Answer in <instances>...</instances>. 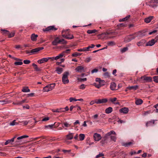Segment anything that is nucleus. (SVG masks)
Here are the masks:
<instances>
[{"mask_svg":"<svg viewBox=\"0 0 158 158\" xmlns=\"http://www.w3.org/2000/svg\"><path fill=\"white\" fill-rule=\"evenodd\" d=\"M67 43V42L64 39H60L59 37H56L54 40L52 42V44L54 46H56L58 44H66Z\"/></svg>","mask_w":158,"mask_h":158,"instance_id":"f257e3e1","label":"nucleus"},{"mask_svg":"<svg viewBox=\"0 0 158 158\" xmlns=\"http://www.w3.org/2000/svg\"><path fill=\"white\" fill-rule=\"evenodd\" d=\"M69 75V73L68 72H65L63 74V76L62 78V81L64 84H68L69 82V80L68 79V76Z\"/></svg>","mask_w":158,"mask_h":158,"instance_id":"f03ea898","label":"nucleus"},{"mask_svg":"<svg viewBox=\"0 0 158 158\" xmlns=\"http://www.w3.org/2000/svg\"><path fill=\"white\" fill-rule=\"evenodd\" d=\"M55 86V83H52L44 87V92H48L53 89Z\"/></svg>","mask_w":158,"mask_h":158,"instance_id":"7ed1b4c3","label":"nucleus"},{"mask_svg":"<svg viewBox=\"0 0 158 158\" xmlns=\"http://www.w3.org/2000/svg\"><path fill=\"white\" fill-rule=\"evenodd\" d=\"M140 79L142 82H150L152 81V78L151 77L146 76L141 77Z\"/></svg>","mask_w":158,"mask_h":158,"instance_id":"20e7f679","label":"nucleus"},{"mask_svg":"<svg viewBox=\"0 0 158 158\" xmlns=\"http://www.w3.org/2000/svg\"><path fill=\"white\" fill-rule=\"evenodd\" d=\"M111 32H103L101 34L98 35V36L99 37V39L103 40L104 39H107L108 38H111V37H108L107 36H106V35H110L111 34Z\"/></svg>","mask_w":158,"mask_h":158,"instance_id":"39448f33","label":"nucleus"},{"mask_svg":"<svg viewBox=\"0 0 158 158\" xmlns=\"http://www.w3.org/2000/svg\"><path fill=\"white\" fill-rule=\"evenodd\" d=\"M57 29L55 27V26H48L44 29H43V31L44 32L48 31L50 32L52 31H56Z\"/></svg>","mask_w":158,"mask_h":158,"instance_id":"423d86ee","label":"nucleus"},{"mask_svg":"<svg viewBox=\"0 0 158 158\" xmlns=\"http://www.w3.org/2000/svg\"><path fill=\"white\" fill-rule=\"evenodd\" d=\"M146 32L144 31H139L134 33L135 35H137V37H142L146 35Z\"/></svg>","mask_w":158,"mask_h":158,"instance_id":"0eeeda50","label":"nucleus"},{"mask_svg":"<svg viewBox=\"0 0 158 158\" xmlns=\"http://www.w3.org/2000/svg\"><path fill=\"white\" fill-rule=\"evenodd\" d=\"M95 81L98 82L99 84L101 87L105 85V81L103 80H101L100 78H96Z\"/></svg>","mask_w":158,"mask_h":158,"instance_id":"6e6552de","label":"nucleus"},{"mask_svg":"<svg viewBox=\"0 0 158 158\" xmlns=\"http://www.w3.org/2000/svg\"><path fill=\"white\" fill-rule=\"evenodd\" d=\"M157 42V40L155 39H152L150 41L147 42L146 44V46H152Z\"/></svg>","mask_w":158,"mask_h":158,"instance_id":"1a4fd4ad","label":"nucleus"},{"mask_svg":"<svg viewBox=\"0 0 158 158\" xmlns=\"http://www.w3.org/2000/svg\"><path fill=\"white\" fill-rule=\"evenodd\" d=\"M96 100L97 101V104L106 103L108 101V99L106 98H103L102 99H99Z\"/></svg>","mask_w":158,"mask_h":158,"instance_id":"9d476101","label":"nucleus"},{"mask_svg":"<svg viewBox=\"0 0 158 158\" xmlns=\"http://www.w3.org/2000/svg\"><path fill=\"white\" fill-rule=\"evenodd\" d=\"M93 137L95 140L97 141H99L102 138L100 135L97 133L94 134Z\"/></svg>","mask_w":158,"mask_h":158,"instance_id":"9b49d317","label":"nucleus"},{"mask_svg":"<svg viewBox=\"0 0 158 158\" xmlns=\"http://www.w3.org/2000/svg\"><path fill=\"white\" fill-rule=\"evenodd\" d=\"M44 48L43 47H38L35 48L33 49L31 51V52L32 54L37 52L40 51L41 50H42Z\"/></svg>","mask_w":158,"mask_h":158,"instance_id":"f8f14e48","label":"nucleus"},{"mask_svg":"<svg viewBox=\"0 0 158 158\" xmlns=\"http://www.w3.org/2000/svg\"><path fill=\"white\" fill-rule=\"evenodd\" d=\"M84 67L81 66H78L75 69L76 71L80 73L84 71Z\"/></svg>","mask_w":158,"mask_h":158,"instance_id":"ddd939ff","label":"nucleus"},{"mask_svg":"<svg viewBox=\"0 0 158 158\" xmlns=\"http://www.w3.org/2000/svg\"><path fill=\"white\" fill-rule=\"evenodd\" d=\"M117 85L114 82H112L110 85V89L112 90H114L116 89Z\"/></svg>","mask_w":158,"mask_h":158,"instance_id":"4468645a","label":"nucleus"},{"mask_svg":"<svg viewBox=\"0 0 158 158\" xmlns=\"http://www.w3.org/2000/svg\"><path fill=\"white\" fill-rule=\"evenodd\" d=\"M112 134L116 135V133L113 131H111L110 132L107 133L105 135L104 137L105 139L106 140L108 138V137L110 136Z\"/></svg>","mask_w":158,"mask_h":158,"instance_id":"2eb2a0df","label":"nucleus"},{"mask_svg":"<svg viewBox=\"0 0 158 158\" xmlns=\"http://www.w3.org/2000/svg\"><path fill=\"white\" fill-rule=\"evenodd\" d=\"M129 110L127 108L124 107L119 110V112L121 113H123L124 114H127L128 113Z\"/></svg>","mask_w":158,"mask_h":158,"instance_id":"dca6fc26","label":"nucleus"},{"mask_svg":"<svg viewBox=\"0 0 158 158\" xmlns=\"http://www.w3.org/2000/svg\"><path fill=\"white\" fill-rule=\"evenodd\" d=\"M139 88V86L138 85H135L134 86H129L127 87V89L129 90H135L138 89Z\"/></svg>","mask_w":158,"mask_h":158,"instance_id":"f3484780","label":"nucleus"},{"mask_svg":"<svg viewBox=\"0 0 158 158\" xmlns=\"http://www.w3.org/2000/svg\"><path fill=\"white\" fill-rule=\"evenodd\" d=\"M153 16H150L144 19V22L146 23H150L152 19H153Z\"/></svg>","mask_w":158,"mask_h":158,"instance_id":"a211bd4d","label":"nucleus"},{"mask_svg":"<svg viewBox=\"0 0 158 158\" xmlns=\"http://www.w3.org/2000/svg\"><path fill=\"white\" fill-rule=\"evenodd\" d=\"M38 37V35H35V34L33 33L31 36V39L32 41H35L37 40V38Z\"/></svg>","mask_w":158,"mask_h":158,"instance_id":"6ab92c4d","label":"nucleus"},{"mask_svg":"<svg viewBox=\"0 0 158 158\" xmlns=\"http://www.w3.org/2000/svg\"><path fill=\"white\" fill-rule=\"evenodd\" d=\"M26 101V99L23 100L21 101H17L16 102H13V104L15 105H21L25 103Z\"/></svg>","mask_w":158,"mask_h":158,"instance_id":"aec40b11","label":"nucleus"},{"mask_svg":"<svg viewBox=\"0 0 158 158\" xmlns=\"http://www.w3.org/2000/svg\"><path fill=\"white\" fill-rule=\"evenodd\" d=\"M48 61V59L47 58H42L40 60H39L38 61V62L40 64H41L44 62H46Z\"/></svg>","mask_w":158,"mask_h":158,"instance_id":"412c9836","label":"nucleus"},{"mask_svg":"<svg viewBox=\"0 0 158 158\" xmlns=\"http://www.w3.org/2000/svg\"><path fill=\"white\" fill-rule=\"evenodd\" d=\"M73 133H70L66 135V139L67 140H71L73 138Z\"/></svg>","mask_w":158,"mask_h":158,"instance_id":"4be33fe9","label":"nucleus"},{"mask_svg":"<svg viewBox=\"0 0 158 158\" xmlns=\"http://www.w3.org/2000/svg\"><path fill=\"white\" fill-rule=\"evenodd\" d=\"M146 42L145 40H142L139 42L137 43V45L138 46H140L143 45Z\"/></svg>","mask_w":158,"mask_h":158,"instance_id":"5701e85b","label":"nucleus"},{"mask_svg":"<svg viewBox=\"0 0 158 158\" xmlns=\"http://www.w3.org/2000/svg\"><path fill=\"white\" fill-rule=\"evenodd\" d=\"M63 110L64 109H62V108H60L56 109H53L52 111L54 112L61 113L63 112Z\"/></svg>","mask_w":158,"mask_h":158,"instance_id":"b1692460","label":"nucleus"},{"mask_svg":"<svg viewBox=\"0 0 158 158\" xmlns=\"http://www.w3.org/2000/svg\"><path fill=\"white\" fill-rule=\"evenodd\" d=\"M63 71V69L62 68L58 67H57L56 71L57 72V73L60 74Z\"/></svg>","mask_w":158,"mask_h":158,"instance_id":"393cba45","label":"nucleus"},{"mask_svg":"<svg viewBox=\"0 0 158 158\" xmlns=\"http://www.w3.org/2000/svg\"><path fill=\"white\" fill-rule=\"evenodd\" d=\"M113 109L111 107H109L105 110V112L106 114H109L112 111Z\"/></svg>","mask_w":158,"mask_h":158,"instance_id":"a878e982","label":"nucleus"},{"mask_svg":"<svg viewBox=\"0 0 158 158\" xmlns=\"http://www.w3.org/2000/svg\"><path fill=\"white\" fill-rule=\"evenodd\" d=\"M22 91L23 92H30V91L28 87H25L23 88Z\"/></svg>","mask_w":158,"mask_h":158,"instance_id":"bb28decb","label":"nucleus"},{"mask_svg":"<svg viewBox=\"0 0 158 158\" xmlns=\"http://www.w3.org/2000/svg\"><path fill=\"white\" fill-rule=\"evenodd\" d=\"M143 102V100L141 99H138L136 100L135 103L137 105H139L142 103Z\"/></svg>","mask_w":158,"mask_h":158,"instance_id":"cd10ccee","label":"nucleus"},{"mask_svg":"<svg viewBox=\"0 0 158 158\" xmlns=\"http://www.w3.org/2000/svg\"><path fill=\"white\" fill-rule=\"evenodd\" d=\"M133 144V143L131 142L124 143L123 144V146H124L126 147H128Z\"/></svg>","mask_w":158,"mask_h":158,"instance_id":"c85d7f7f","label":"nucleus"},{"mask_svg":"<svg viewBox=\"0 0 158 158\" xmlns=\"http://www.w3.org/2000/svg\"><path fill=\"white\" fill-rule=\"evenodd\" d=\"M130 15H127L126 17L122 19H120L119 20V22L125 21L127 20L130 17Z\"/></svg>","mask_w":158,"mask_h":158,"instance_id":"c756f323","label":"nucleus"},{"mask_svg":"<svg viewBox=\"0 0 158 158\" xmlns=\"http://www.w3.org/2000/svg\"><path fill=\"white\" fill-rule=\"evenodd\" d=\"M131 40V36L129 35L125 38L124 41L125 42L128 43Z\"/></svg>","mask_w":158,"mask_h":158,"instance_id":"7c9ffc66","label":"nucleus"},{"mask_svg":"<svg viewBox=\"0 0 158 158\" xmlns=\"http://www.w3.org/2000/svg\"><path fill=\"white\" fill-rule=\"evenodd\" d=\"M0 102H3L2 104H7L8 103H11L12 102V101H8V99H6L5 100H2V101H0Z\"/></svg>","mask_w":158,"mask_h":158,"instance_id":"2f4dec72","label":"nucleus"},{"mask_svg":"<svg viewBox=\"0 0 158 158\" xmlns=\"http://www.w3.org/2000/svg\"><path fill=\"white\" fill-rule=\"evenodd\" d=\"M85 135L84 134H80L79 135V139L81 141H82L84 139Z\"/></svg>","mask_w":158,"mask_h":158,"instance_id":"473e14b6","label":"nucleus"},{"mask_svg":"<svg viewBox=\"0 0 158 158\" xmlns=\"http://www.w3.org/2000/svg\"><path fill=\"white\" fill-rule=\"evenodd\" d=\"M97 32V30L94 29L93 30H89L87 31V33L89 34H92L93 33H94Z\"/></svg>","mask_w":158,"mask_h":158,"instance_id":"72a5a7b5","label":"nucleus"},{"mask_svg":"<svg viewBox=\"0 0 158 158\" xmlns=\"http://www.w3.org/2000/svg\"><path fill=\"white\" fill-rule=\"evenodd\" d=\"M64 125L62 126V127L63 128H64L65 127H70L71 126V124H69L67 122H64L63 123Z\"/></svg>","mask_w":158,"mask_h":158,"instance_id":"f704fd0d","label":"nucleus"},{"mask_svg":"<svg viewBox=\"0 0 158 158\" xmlns=\"http://www.w3.org/2000/svg\"><path fill=\"white\" fill-rule=\"evenodd\" d=\"M15 33L14 32H11L10 33L9 32L8 33L7 35L8 36L9 38H11L14 36L15 35Z\"/></svg>","mask_w":158,"mask_h":158,"instance_id":"c9c22d12","label":"nucleus"},{"mask_svg":"<svg viewBox=\"0 0 158 158\" xmlns=\"http://www.w3.org/2000/svg\"><path fill=\"white\" fill-rule=\"evenodd\" d=\"M128 50V48L127 47H124L120 49V51L122 53H124Z\"/></svg>","mask_w":158,"mask_h":158,"instance_id":"e433bc0d","label":"nucleus"},{"mask_svg":"<svg viewBox=\"0 0 158 158\" xmlns=\"http://www.w3.org/2000/svg\"><path fill=\"white\" fill-rule=\"evenodd\" d=\"M16 120H14L12 122H10V126H14L15 125H18L19 124L18 123H16Z\"/></svg>","mask_w":158,"mask_h":158,"instance_id":"4c0bfd02","label":"nucleus"},{"mask_svg":"<svg viewBox=\"0 0 158 158\" xmlns=\"http://www.w3.org/2000/svg\"><path fill=\"white\" fill-rule=\"evenodd\" d=\"M81 55V54L79 53L75 52H74L72 55V56L73 57H76L78 56H80Z\"/></svg>","mask_w":158,"mask_h":158,"instance_id":"58836bf2","label":"nucleus"},{"mask_svg":"<svg viewBox=\"0 0 158 158\" xmlns=\"http://www.w3.org/2000/svg\"><path fill=\"white\" fill-rule=\"evenodd\" d=\"M13 142H14V139L12 138L11 139L8 140L6 141L5 143V145H6L8 143H11Z\"/></svg>","mask_w":158,"mask_h":158,"instance_id":"ea45409f","label":"nucleus"},{"mask_svg":"<svg viewBox=\"0 0 158 158\" xmlns=\"http://www.w3.org/2000/svg\"><path fill=\"white\" fill-rule=\"evenodd\" d=\"M22 61H16L14 63V64L15 65H20L23 64Z\"/></svg>","mask_w":158,"mask_h":158,"instance_id":"a19ab883","label":"nucleus"},{"mask_svg":"<svg viewBox=\"0 0 158 158\" xmlns=\"http://www.w3.org/2000/svg\"><path fill=\"white\" fill-rule=\"evenodd\" d=\"M32 66L34 67V69L36 71H39L40 70L38 68L37 65L35 63H33Z\"/></svg>","mask_w":158,"mask_h":158,"instance_id":"79ce46f5","label":"nucleus"},{"mask_svg":"<svg viewBox=\"0 0 158 158\" xmlns=\"http://www.w3.org/2000/svg\"><path fill=\"white\" fill-rule=\"evenodd\" d=\"M154 81L156 83H158V76H155L153 77Z\"/></svg>","mask_w":158,"mask_h":158,"instance_id":"37998d69","label":"nucleus"},{"mask_svg":"<svg viewBox=\"0 0 158 158\" xmlns=\"http://www.w3.org/2000/svg\"><path fill=\"white\" fill-rule=\"evenodd\" d=\"M104 76L105 78H109L110 77V74L108 72L105 73L104 74Z\"/></svg>","mask_w":158,"mask_h":158,"instance_id":"c03bdc74","label":"nucleus"},{"mask_svg":"<svg viewBox=\"0 0 158 158\" xmlns=\"http://www.w3.org/2000/svg\"><path fill=\"white\" fill-rule=\"evenodd\" d=\"M73 38L74 37L73 35H67L66 39L71 40L73 39Z\"/></svg>","mask_w":158,"mask_h":158,"instance_id":"a18cd8bd","label":"nucleus"},{"mask_svg":"<svg viewBox=\"0 0 158 158\" xmlns=\"http://www.w3.org/2000/svg\"><path fill=\"white\" fill-rule=\"evenodd\" d=\"M129 36H131V40L133 39H135L136 37H137V35H135L134 33L131 35H129Z\"/></svg>","mask_w":158,"mask_h":158,"instance_id":"49530a36","label":"nucleus"},{"mask_svg":"<svg viewBox=\"0 0 158 158\" xmlns=\"http://www.w3.org/2000/svg\"><path fill=\"white\" fill-rule=\"evenodd\" d=\"M115 44L113 41H110L108 42L107 44L108 46H113L115 45Z\"/></svg>","mask_w":158,"mask_h":158,"instance_id":"de8ad7c7","label":"nucleus"},{"mask_svg":"<svg viewBox=\"0 0 158 158\" xmlns=\"http://www.w3.org/2000/svg\"><path fill=\"white\" fill-rule=\"evenodd\" d=\"M104 156V154L100 152L99 154L97 155L96 156V158H98L101 157H103Z\"/></svg>","mask_w":158,"mask_h":158,"instance_id":"09e8293b","label":"nucleus"},{"mask_svg":"<svg viewBox=\"0 0 158 158\" xmlns=\"http://www.w3.org/2000/svg\"><path fill=\"white\" fill-rule=\"evenodd\" d=\"M96 103L97 104V100H92L91 101V102H90L89 104L91 105H92L93 104H94V103Z\"/></svg>","mask_w":158,"mask_h":158,"instance_id":"8fccbe9b","label":"nucleus"},{"mask_svg":"<svg viewBox=\"0 0 158 158\" xmlns=\"http://www.w3.org/2000/svg\"><path fill=\"white\" fill-rule=\"evenodd\" d=\"M92 60V58L91 57H87L86 58L85 61L86 62L88 63L91 60Z\"/></svg>","mask_w":158,"mask_h":158,"instance_id":"3c124183","label":"nucleus"},{"mask_svg":"<svg viewBox=\"0 0 158 158\" xmlns=\"http://www.w3.org/2000/svg\"><path fill=\"white\" fill-rule=\"evenodd\" d=\"M150 3H157L158 0H151L150 1Z\"/></svg>","mask_w":158,"mask_h":158,"instance_id":"603ef678","label":"nucleus"},{"mask_svg":"<svg viewBox=\"0 0 158 158\" xmlns=\"http://www.w3.org/2000/svg\"><path fill=\"white\" fill-rule=\"evenodd\" d=\"M152 125V121H149L146 124V126L148 127V126H151Z\"/></svg>","mask_w":158,"mask_h":158,"instance_id":"864d4df0","label":"nucleus"},{"mask_svg":"<svg viewBox=\"0 0 158 158\" xmlns=\"http://www.w3.org/2000/svg\"><path fill=\"white\" fill-rule=\"evenodd\" d=\"M31 61L29 60H23V63L25 64H28L30 63Z\"/></svg>","mask_w":158,"mask_h":158,"instance_id":"5fc2aeb1","label":"nucleus"},{"mask_svg":"<svg viewBox=\"0 0 158 158\" xmlns=\"http://www.w3.org/2000/svg\"><path fill=\"white\" fill-rule=\"evenodd\" d=\"M71 151V150H66L63 149L62 150V152H64V153H69Z\"/></svg>","mask_w":158,"mask_h":158,"instance_id":"6e6d98bb","label":"nucleus"},{"mask_svg":"<svg viewBox=\"0 0 158 158\" xmlns=\"http://www.w3.org/2000/svg\"><path fill=\"white\" fill-rule=\"evenodd\" d=\"M117 99V98H110V100L112 102L114 103V102Z\"/></svg>","mask_w":158,"mask_h":158,"instance_id":"4d7b16f0","label":"nucleus"},{"mask_svg":"<svg viewBox=\"0 0 158 158\" xmlns=\"http://www.w3.org/2000/svg\"><path fill=\"white\" fill-rule=\"evenodd\" d=\"M77 80L80 81H85L87 80V78H78Z\"/></svg>","mask_w":158,"mask_h":158,"instance_id":"13d9d810","label":"nucleus"},{"mask_svg":"<svg viewBox=\"0 0 158 158\" xmlns=\"http://www.w3.org/2000/svg\"><path fill=\"white\" fill-rule=\"evenodd\" d=\"M55 123H54L52 125H48L45 126V127L46 128L49 127L51 128H52L53 127V126H54Z\"/></svg>","mask_w":158,"mask_h":158,"instance_id":"bf43d9fd","label":"nucleus"},{"mask_svg":"<svg viewBox=\"0 0 158 158\" xmlns=\"http://www.w3.org/2000/svg\"><path fill=\"white\" fill-rule=\"evenodd\" d=\"M85 85L84 84H82L79 86V88L82 89H84L85 88Z\"/></svg>","mask_w":158,"mask_h":158,"instance_id":"052dcab7","label":"nucleus"},{"mask_svg":"<svg viewBox=\"0 0 158 158\" xmlns=\"http://www.w3.org/2000/svg\"><path fill=\"white\" fill-rule=\"evenodd\" d=\"M94 85L96 88L98 89H99L101 87L99 84H97L96 83H94Z\"/></svg>","mask_w":158,"mask_h":158,"instance_id":"680f3d73","label":"nucleus"},{"mask_svg":"<svg viewBox=\"0 0 158 158\" xmlns=\"http://www.w3.org/2000/svg\"><path fill=\"white\" fill-rule=\"evenodd\" d=\"M98 71V69H93V70H92L91 71V73H92L93 74L94 73L97 72Z\"/></svg>","mask_w":158,"mask_h":158,"instance_id":"e2e57ef3","label":"nucleus"},{"mask_svg":"<svg viewBox=\"0 0 158 158\" xmlns=\"http://www.w3.org/2000/svg\"><path fill=\"white\" fill-rule=\"evenodd\" d=\"M69 101L70 102H72L73 101H77V99H76L73 98H69Z\"/></svg>","mask_w":158,"mask_h":158,"instance_id":"0e129e2a","label":"nucleus"},{"mask_svg":"<svg viewBox=\"0 0 158 158\" xmlns=\"http://www.w3.org/2000/svg\"><path fill=\"white\" fill-rule=\"evenodd\" d=\"M151 113H152L151 111V110H149L145 112L144 113V115H146Z\"/></svg>","mask_w":158,"mask_h":158,"instance_id":"69168bd1","label":"nucleus"},{"mask_svg":"<svg viewBox=\"0 0 158 158\" xmlns=\"http://www.w3.org/2000/svg\"><path fill=\"white\" fill-rule=\"evenodd\" d=\"M1 30L3 31V33L5 34H7L9 32V31L6 29H1Z\"/></svg>","mask_w":158,"mask_h":158,"instance_id":"338daca9","label":"nucleus"},{"mask_svg":"<svg viewBox=\"0 0 158 158\" xmlns=\"http://www.w3.org/2000/svg\"><path fill=\"white\" fill-rule=\"evenodd\" d=\"M77 51L79 52H85V50L84 48H80L78 49L77 50Z\"/></svg>","mask_w":158,"mask_h":158,"instance_id":"774afa93","label":"nucleus"}]
</instances>
